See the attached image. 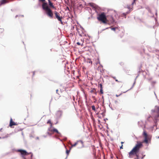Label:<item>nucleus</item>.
Returning a JSON list of instances; mask_svg holds the SVG:
<instances>
[{
  "label": "nucleus",
  "instance_id": "13",
  "mask_svg": "<svg viewBox=\"0 0 159 159\" xmlns=\"http://www.w3.org/2000/svg\"><path fill=\"white\" fill-rule=\"evenodd\" d=\"M91 107L92 110L96 112V109L95 107L93 105Z\"/></svg>",
  "mask_w": 159,
  "mask_h": 159
},
{
  "label": "nucleus",
  "instance_id": "15",
  "mask_svg": "<svg viewBox=\"0 0 159 159\" xmlns=\"http://www.w3.org/2000/svg\"><path fill=\"white\" fill-rule=\"evenodd\" d=\"M98 87L100 89H102V84H98Z\"/></svg>",
  "mask_w": 159,
  "mask_h": 159
},
{
  "label": "nucleus",
  "instance_id": "6",
  "mask_svg": "<svg viewBox=\"0 0 159 159\" xmlns=\"http://www.w3.org/2000/svg\"><path fill=\"white\" fill-rule=\"evenodd\" d=\"M152 112L156 113V115L155 117L156 120H157L158 117H159V107L156 106L154 110H152Z\"/></svg>",
  "mask_w": 159,
  "mask_h": 159
},
{
  "label": "nucleus",
  "instance_id": "23",
  "mask_svg": "<svg viewBox=\"0 0 159 159\" xmlns=\"http://www.w3.org/2000/svg\"><path fill=\"white\" fill-rule=\"evenodd\" d=\"M111 30H114V31H115V30H116V29L115 28H111Z\"/></svg>",
  "mask_w": 159,
  "mask_h": 159
},
{
  "label": "nucleus",
  "instance_id": "5",
  "mask_svg": "<svg viewBox=\"0 0 159 159\" xmlns=\"http://www.w3.org/2000/svg\"><path fill=\"white\" fill-rule=\"evenodd\" d=\"M54 14L55 16V19H57V20L60 21L61 24H62V16H60L59 13L57 11H55L54 12Z\"/></svg>",
  "mask_w": 159,
  "mask_h": 159
},
{
  "label": "nucleus",
  "instance_id": "11",
  "mask_svg": "<svg viewBox=\"0 0 159 159\" xmlns=\"http://www.w3.org/2000/svg\"><path fill=\"white\" fill-rule=\"evenodd\" d=\"M50 131H51V132H55L57 133L58 134H59V133L58 132V130L57 129H55L54 128V129H51L50 130Z\"/></svg>",
  "mask_w": 159,
  "mask_h": 159
},
{
  "label": "nucleus",
  "instance_id": "16",
  "mask_svg": "<svg viewBox=\"0 0 159 159\" xmlns=\"http://www.w3.org/2000/svg\"><path fill=\"white\" fill-rule=\"evenodd\" d=\"M112 78H113L115 80V81L116 82H120V81H118L117 79H116V77H115L113 76V77H112Z\"/></svg>",
  "mask_w": 159,
  "mask_h": 159
},
{
  "label": "nucleus",
  "instance_id": "26",
  "mask_svg": "<svg viewBox=\"0 0 159 159\" xmlns=\"http://www.w3.org/2000/svg\"><path fill=\"white\" fill-rule=\"evenodd\" d=\"M58 89H57L56 90V92L58 94Z\"/></svg>",
  "mask_w": 159,
  "mask_h": 159
},
{
  "label": "nucleus",
  "instance_id": "2",
  "mask_svg": "<svg viewBox=\"0 0 159 159\" xmlns=\"http://www.w3.org/2000/svg\"><path fill=\"white\" fill-rule=\"evenodd\" d=\"M43 9L44 11L45 14L50 18H53V13L48 6V3H44L43 5Z\"/></svg>",
  "mask_w": 159,
  "mask_h": 159
},
{
  "label": "nucleus",
  "instance_id": "31",
  "mask_svg": "<svg viewBox=\"0 0 159 159\" xmlns=\"http://www.w3.org/2000/svg\"><path fill=\"white\" fill-rule=\"evenodd\" d=\"M127 91H128V90H127V91H126L125 92H123L122 93H125L126 92H127Z\"/></svg>",
  "mask_w": 159,
  "mask_h": 159
},
{
  "label": "nucleus",
  "instance_id": "9",
  "mask_svg": "<svg viewBox=\"0 0 159 159\" xmlns=\"http://www.w3.org/2000/svg\"><path fill=\"white\" fill-rule=\"evenodd\" d=\"M17 124L16 123H15L14 121H13L12 119V118L11 119L9 126L10 127H11L13 125H17Z\"/></svg>",
  "mask_w": 159,
  "mask_h": 159
},
{
  "label": "nucleus",
  "instance_id": "35",
  "mask_svg": "<svg viewBox=\"0 0 159 159\" xmlns=\"http://www.w3.org/2000/svg\"><path fill=\"white\" fill-rule=\"evenodd\" d=\"M67 9H69V8L68 7H67Z\"/></svg>",
  "mask_w": 159,
  "mask_h": 159
},
{
  "label": "nucleus",
  "instance_id": "22",
  "mask_svg": "<svg viewBox=\"0 0 159 159\" xmlns=\"http://www.w3.org/2000/svg\"><path fill=\"white\" fill-rule=\"evenodd\" d=\"M70 151V150H67L66 151V153L67 155H68Z\"/></svg>",
  "mask_w": 159,
  "mask_h": 159
},
{
  "label": "nucleus",
  "instance_id": "28",
  "mask_svg": "<svg viewBox=\"0 0 159 159\" xmlns=\"http://www.w3.org/2000/svg\"><path fill=\"white\" fill-rule=\"evenodd\" d=\"M33 75H34V72H33Z\"/></svg>",
  "mask_w": 159,
  "mask_h": 159
},
{
  "label": "nucleus",
  "instance_id": "12",
  "mask_svg": "<svg viewBox=\"0 0 159 159\" xmlns=\"http://www.w3.org/2000/svg\"><path fill=\"white\" fill-rule=\"evenodd\" d=\"M39 1H42L43 2V3L42 5V8H43V5L44 3H47V2H46L45 0H39Z\"/></svg>",
  "mask_w": 159,
  "mask_h": 159
},
{
  "label": "nucleus",
  "instance_id": "17",
  "mask_svg": "<svg viewBox=\"0 0 159 159\" xmlns=\"http://www.w3.org/2000/svg\"><path fill=\"white\" fill-rule=\"evenodd\" d=\"M77 144V142H76L74 144H71V147H75Z\"/></svg>",
  "mask_w": 159,
  "mask_h": 159
},
{
  "label": "nucleus",
  "instance_id": "30",
  "mask_svg": "<svg viewBox=\"0 0 159 159\" xmlns=\"http://www.w3.org/2000/svg\"><path fill=\"white\" fill-rule=\"evenodd\" d=\"M136 0H134V2L133 3H134V2H135V1H136Z\"/></svg>",
  "mask_w": 159,
  "mask_h": 159
},
{
  "label": "nucleus",
  "instance_id": "7",
  "mask_svg": "<svg viewBox=\"0 0 159 159\" xmlns=\"http://www.w3.org/2000/svg\"><path fill=\"white\" fill-rule=\"evenodd\" d=\"M17 151L20 152L22 156L28 155L30 153L27 152L25 150L22 149H18L17 150Z\"/></svg>",
  "mask_w": 159,
  "mask_h": 159
},
{
  "label": "nucleus",
  "instance_id": "32",
  "mask_svg": "<svg viewBox=\"0 0 159 159\" xmlns=\"http://www.w3.org/2000/svg\"><path fill=\"white\" fill-rule=\"evenodd\" d=\"M90 63H92V61H90Z\"/></svg>",
  "mask_w": 159,
  "mask_h": 159
},
{
  "label": "nucleus",
  "instance_id": "10",
  "mask_svg": "<svg viewBox=\"0 0 159 159\" xmlns=\"http://www.w3.org/2000/svg\"><path fill=\"white\" fill-rule=\"evenodd\" d=\"M48 4L50 7H51L53 8H55L54 6L53 5V3L51 2L50 0H49Z\"/></svg>",
  "mask_w": 159,
  "mask_h": 159
},
{
  "label": "nucleus",
  "instance_id": "18",
  "mask_svg": "<svg viewBox=\"0 0 159 159\" xmlns=\"http://www.w3.org/2000/svg\"><path fill=\"white\" fill-rule=\"evenodd\" d=\"M90 6L93 7L94 8H96L95 5H94L93 3H90Z\"/></svg>",
  "mask_w": 159,
  "mask_h": 159
},
{
  "label": "nucleus",
  "instance_id": "25",
  "mask_svg": "<svg viewBox=\"0 0 159 159\" xmlns=\"http://www.w3.org/2000/svg\"><path fill=\"white\" fill-rule=\"evenodd\" d=\"M77 44L79 45H80V43L79 42L77 43Z\"/></svg>",
  "mask_w": 159,
  "mask_h": 159
},
{
  "label": "nucleus",
  "instance_id": "27",
  "mask_svg": "<svg viewBox=\"0 0 159 159\" xmlns=\"http://www.w3.org/2000/svg\"><path fill=\"white\" fill-rule=\"evenodd\" d=\"M91 118L93 120V121H94V119H93V116H91Z\"/></svg>",
  "mask_w": 159,
  "mask_h": 159
},
{
  "label": "nucleus",
  "instance_id": "3",
  "mask_svg": "<svg viewBox=\"0 0 159 159\" xmlns=\"http://www.w3.org/2000/svg\"><path fill=\"white\" fill-rule=\"evenodd\" d=\"M97 18L99 21H102L103 23L106 24L107 23V17L104 12H102L99 14Z\"/></svg>",
  "mask_w": 159,
  "mask_h": 159
},
{
  "label": "nucleus",
  "instance_id": "33",
  "mask_svg": "<svg viewBox=\"0 0 159 159\" xmlns=\"http://www.w3.org/2000/svg\"><path fill=\"white\" fill-rule=\"evenodd\" d=\"M84 68H85V67H83V68L84 69Z\"/></svg>",
  "mask_w": 159,
  "mask_h": 159
},
{
  "label": "nucleus",
  "instance_id": "19",
  "mask_svg": "<svg viewBox=\"0 0 159 159\" xmlns=\"http://www.w3.org/2000/svg\"><path fill=\"white\" fill-rule=\"evenodd\" d=\"M129 13V12H127L126 13H124L123 14V16H125V17H126L125 16H126V15H127V14H128Z\"/></svg>",
  "mask_w": 159,
  "mask_h": 159
},
{
  "label": "nucleus",
  "instance_id": "29",
  "mask_svg": "<svg viewBox=\"0 0 159 159\" xmlns=\"http://www.w3.org/2000/svg\"><path fill=\"white\" fill-rule=\"evenodd\" d=\"M121 143L122 144H123V143H124V142H121Z\"/></svg>",
  "mask_w": 159,
  "mask_h": 159
},
{
  "label": "nucleus",
  "instance_id": "4",
  "mask_svg": "<svg viewBox=\"0 0 159 159\" xmlns=\"http://www.w3.org/2000/svg\"><path fill=\"white\" fill-rule=\"evenodd\" d=\"M143 134L144 136V139L142 142H141L142 143V144L143 143H145L146 144L148 143L149 138L148 137L147 133L145 130L143 131Z\"/></svg>",
  "mask_w": 159,
  "mask_h": 159
},
{
  "label": "nucleus",
  "instance_id": "21",
  "mask_svg": "<svg viewBox=\"0 0 159 159\" xmlns=\"http://www.w3.org/2000/svg\"><path fill=\"white\" fill-rule=\"evenodd\" d=\"M122 92H121V93L119 95L116 94V96L117 97H119V96H120V95H121L122 94Z\"/></svg>",
  "mask_w": 159,
  "mask_h": 159
},
{
  "label": "nucleus",
  "instance_id": "34",
  "mask_svg": "<svg viewBox=\"0 0 159 159\" xmlns=\"http://www.w3.org/2000/svg\"><path fill=\"white\" fill-rule=\"evenodd\" d=\"M98 62H96V64H98Z\"/></svg>",
  "mask_w": 159,
  "mask_h": 159
},
{
  "label": "nucleus",
  "instance_id": "14",
  "mask_svg": "<svg viewBox=\"0 0 159 159\" xmlns=\"http://www.w3.org/2000/svg\"><path fill=\"white\" fill-rule=\"evenodd\" d=\"M47 124H50V126L51 127L52 126V124L51 122V121L50 120H49L47 122Z\"/></svg>",
  "mask_w": 159,
  "mask_h": 159
},
{
  "label": "nucleus",
  "instance_id": "1",
  "mask_svg": "<svg viewBox=\"0 0 159 159\" xmlns=\"http://www.w3.org/2000/svg\"><path fill=\"white\" fill-rule=\"evenodd\" d=\"M143 146L142 143L140 142H137V143L135 146L133 148L131 151L129 152V158H132L134 155H135L136 158L135 159H139V155L138 153L140 149Z\"/></svg>",
  "mask_w": 159,
  "mask_h": 159
},
{
  "label": "nucleus",
  "instance_id": "8",
  "mask_svg": "<svg viewBox=\"0 0 159 159\" xmlns=\"http://www.w3.org/2000/svg\"><path fill=\"white\" fill-rule=\"evenodd\" d=\"M9 2V0H1L0 1V6L2 5H4Z\"/></svg>",
  "mask_w": 159,
  "mask_h": 159
},
{
  "label": "nucleus",
  "instance_id": "20",
  "mask_svg": "<svg viewBox=\"0 0 159 159\" xmlns=\"http://www.w3.org/2000/svg\"><path fill=\"white\" fill-rule=\"evenodd\" d=\"M100 92L101 94H103V93L102 89H100Z\"/></svg>",
  "mask_w": 159,
  "mask_h": 159
},
{
  "label": "nucleus",
  "instance_id": "24",
  "mask_svg": "<svg viewBox=\"0 0 159 159\" xmlns=\"http://www.w3.org/2000/svg\"><path fill=\"white\" fill-rule=\"evenodd\" d=\"M120 149H123V145L122 144L121 146L120 147Z\"/></svg>",
  "mask_w": 159,
  "mask_h": 159
}]
</instances>
